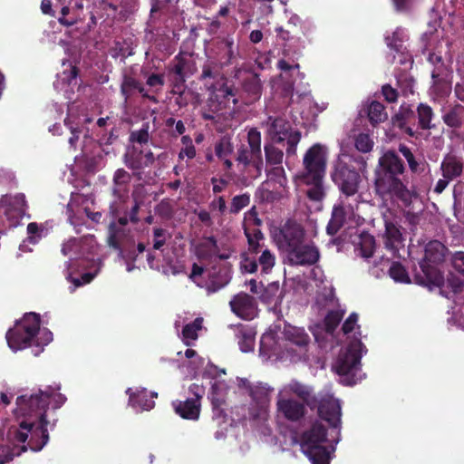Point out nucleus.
Masks as SVG:
<instances>
[{
  "mask_svg": "<svg viewBox=\"0 0 464 464\" xmlns=\"http://www.w3.org/2000/svg\"><path fill=\"white\" fill-rule=\"evenodd\" d=\"M285 255L289 264L294 266L314 265L320 257L319 250L314 244H304V242L291 248Z\"/></svg>",
  "mask_w": 464,
  "mask_h": 464,
  "instance_id": "18",
  "label": "nucleus"
},
{
  "mask_svg": "<svg viewBox=\"0 0 464 464\" xmlns=\"http://www.w3.org/2000/svg\"><path fill=\"white\" fill-rule=\"evenodd\" d=\"M250 202V197L248 194H242L236 196L232 198L230 212L238 213L241 209L246 208Z\"/></svg>",
  "mask_w": 464,
  "mask_h": 464,
  "instance_id": "58",
  "label": "nucleus"
},
{
  "mask_svg": "<svg viewBox=\"0 0 464 464\" xmlns=\"http://www.w3.org/2000/svg\"><path fill=\"white\" fill-rule=\"evenodd\" d=\"M149 123H144L139 130L132 131L130 135V141L140 146L147 144L150 140Z\"/></svg>",
  "mask_w": 464,
  "mask_h": 464,
  "instance_id": "53",
  "label": "nucleus"
},
{
  "mask_svg": "<svg viewBox=\"0 0 464 464\" xmlns=\"http://www.w3.org/2000/svg\"><path fill=\"white\" fill-rule=\"evenodd\" d=\"M280 142H272L270 140L265 145L266 160L268 164L280 165L283 161V150L276 147Z\"/></svg>",
  "mask_w": 464,
  "mask_h": 464,
  "instance_id": "43",
  "label": "nucleus"
},
{
  "mask_svg": "<svg viewBox=\"0 0 464 464\" xmlns=\"http://www.w3.org/2000/svg\"><path fill=\"white\" fill-rule=\"evenodd\" d=\"M374 247L375 240L373 237L370 235H365L361 237V242L359 244L357 251L359 252V255L367 259L372 256Z\"/></svg>",
  "mask_w": 464,
  "mask_h": 464,
  "instance_id": "49",
  "label": "nucleus"
},
{
  "mask_svg": "<svg viewBox=\"0 0 464 464\" xmlns=\"http://www.w3.org/2000/svg\"><path fill=\"white\" fill-rule=\"evenodd\" d=\"M368 117L371 123L374 125L386 121L388 114L381 102L372 101L368 107Z\"/></svg>",
  "mask_w": 464,
  "mask_h": 464,
  "instance_id": "42",
  "label": "nucleus"
},
{
  "mask_svg": "<svg viewBox=\"0 0 464 464\" xmlns=\"http://www.w3.org/2000/svg\"><path fill=\"white\" fill-rule=\"evenodd\" d=\"M66 398L54 390L48 388L31 395H22L16 399L14 414L19 420V428H12L9 437L14 444L5 455L0 454V464H5L14 456H20L27 450H41L49 440L46 430L45 411L49 404L53 408L61 407Z\"/></svg>",
  "mask_w": 464,
  "mask_h": 464,
  "instance_id": "1",
  "label": "nucleus"
},
{
  "mask_svg": "<svg viewBox=\"0 0 464 464\" xmlns=\"http://www.w3.org/2000/svg\"><path fill=\"white\" fill-rule=\"evenodd\" d=\"M440 169L442 170L443 178L451 180L460 176L463 167L456 157L448 155L441 162Z\"/></svg>",
  "mask_w": 464,
  "mask_h": 464,
  "instance_id": "35",
  "label": "nucleus"
},
{
  "mask_svg": "<svg viewBox=\"0 0 464 464\" xmlns=\"http://www.w3.org/2000/svg\"><path fill=\"white\" fill-rule=\"evenodd\" d=\"M216 155L219 159H225L232 151V146L228 140H222L215 148Z\"/></svg>",
  "mask_w": 464,
  "mask_h": 464,
  "instance_id": "61",
  "label": "nucleus"
},
{
  "mask_svg": "<svg viewBox=\"0 0 464 464\" xmlns=\"http://www.w3.org/2000/svg\"><path fill=\"white\" fill-rule=\"evenodd\" d=\"M411 114L408 110H401L392 118V124L400 129H404L407 121V118Z\"/></svg>",
  "mask_w": 464,
  "mask_h": 464,
  "instance_id": "64",
  "label": "nucleus"
},
{
  "mask_svg": "<svg viewBox=\"0 0 464 464\" xmlns=\"http://www.w3.org/2000/svg\"><path fill=\"white\" fill-rule=\"evenodd\" d=\"M366 349L360 339L353 340L342 350L333 364L334 371L339 375L340 382L345 385H354L364 378L361 369V358Z\"/></svg>",
  "mask_w": 464,
  "mask_h": 464,
  "instance_id": "7",
  "label": "nucleus"
},
{
  "mask_svg": "<svg viewBox=\"0 0 464 464\" xmlns=\"http://www.w3.org/2000/svg\"><path fill=\"white\" fill-rule=\"evenodd\" d=\"M248 147L242 146L237 150V163L245 179L258 178L263 169L261 152V133L250 129L247 133Z\"/></svg>",
  "mask_w": 464,
  "mask_h": 464,
  "instance_id": "9",
  "label": "nucleus"
},
{
  "mask_svg": "<svg viewBox=\"0 0 464 464\" xmlns=\"http://www.w3.org/2000/svg\"><path fill=\"white\" fill-rule=\"evenodd\" d=\"M316 286L319 288L315 304L319 308H325L327 314L324 318V325L327 332L332 333L341 322L344 310L337 307V300L334 295V289L329 282L324 283L321 280V285L317 284V279L314 278Z\"/></svg>",
  "mask_w": 464,
  "mask_h": 464,
  "instance_id": "11",
  "label": "nucleus"
},
{
  "mask_svg": "<svg viewBox=\"0 0 464 464\" xmlns=\"http://www.w3.org/2000/svg\"><path fill=\"white\" fill-rule=\"evenodd\" d=\"M419 124L424 130H429L432 127L431 120L433 118L432 109L427 105L420 103L417 109Z\"/></svg>",
  "mask_w": 464,
  "mask_h": 464,
  "instance_id": "47",
  "label": "nucleus"
},
{
  "mask_svg": "<svg viewBox=\"0 0 464 464\" xmlns=\"http://www.w3.org/2000/svg\"><path fill=\"white\" fill-rule=\"evenodd\" d=\"M281 334L283 335L285 357H289L291 361L305 357L310 337L304 328L285 324Z\"/></svg>",
  "mask_w": 464,
  "mask_h": 464,
  "instance_id": "13",
  "label": "nucleus"
},
{
  "mask_svg": "<svg viewBox=\"0 0 464 464\" xmlns=\"http://www.w3.org/2000/svg\"><path fill=\"white\" fill-rule=\"evenodd\" d=\"M185 357L188 359L187 367L188 369V372L191 375H196L199 370L205 367V359L198 356L196 351L192 349H187L185 352Z\"/></svg>",
  "mask_w": 464,
  "mask_h": 464,
  "instance_id": "44",
  "label": "nucleus"
},
{
  "mask_svg": "<svg viewBox=\"0 0 464 464\" xmlns=\"http://www.w3.org/2000/svg\"><path fill=\"white\" fill-rule=\"evenodd\" d=\"M257 263L255 259L243 257L240 262V269L243 273L253 274L257 271Z\"/></svg>",
  "mask_w": 464,
  "mask_h": 464,
  "instance_id": "63",
  "label": "nucleus"
},
{
  "mask_svg": "<svg viewBox=\"0 0 464 464\" xmlns=\"http://www.w3.org/2000/svg\"><path fill=\"white\" fill-rule=\"evenodd\" d=\"M358 315L355 313L350 314V316L345 320L343 325V331L345 334H350L353 333L354 340L359 339L357 337V334L360 335V333L355 331L359 330V325L357 324Z\"/></svg>",
  "mask_w": 464,
  "mask_h": 464,
  "instance_id": "56",
  "label": "nucleus"
},
{
  "mask_svg": "<svg viewBox=\"0 0 464 464\" xmlns=\"http://www.w3.org/2000/svg\"><path fill=\"white\" fill-rule=\"evenodd\" d=\"M277 67L281 70L280 77L285 83V91L286 92L293 91V82L289 81V77H292L294 72H295L297 76L304 77V74L299 72V65L297 63L290 65L286 61L280 60L278 61Z\"/></svg>",
  "mask_w": 464,
  "mask_h": 464,
  "instance_id": "36",
  "label": "nucleus"
},
{
  "mask_svg": "<svg viewBox=\"0 0 464 464\" xmlns=\"http://www.w3.org/2000/svg\"><path fill=\"white\" fill-rule=\"evenodd\" d=\"M256 331L252 328L241 327L237 334L238 345L243 353L252 352L255 347Z\"/></svg>",
  "mask_w": 464,
  "mask_h": 464,
  "instance_id": "37",
  "label": "nucleus"
},
{
  "mask_svg": "<svg viewBox=\"0 0 464 464\" xmlns=\"http://www.w3.org/2000/svg\"><path fill=\"white\" fill-rule=\"evenodd\" d=\"M384 244L385 247L393 255H396L402 246V239L400 229L395 224L388 221L387 219H385Z\"/></svg>",
  "mask_w": 464,
  "mask_h": 464,
  "instance_id": "32",
  "label": "nucleus"
},
{
  "mask_svg": "<svg viewBox=\"0 0 464 464\" xmlns=\"http://www.w3.org/2000/svg\"><path fill=\"white\" fill-rule=\"evenodd\" d=\"M346 200L345 197H342L340 202L334 207L332 218L326 227L329 235H335L343 227L346 217L353 214V206Z\"/></svg>",
  "mask_w": 464,
  "mask_h": 464,
  "instance_id": "24",
  "label": "nucleus"
},
{
  "mask_svg": "<svg viewBox=\"0 0 464 464\" xmlns=\"http://www.w3.org/2000/svg\"><path fill=\"white\" fill-rule=\"evenodd\" d=\"M304 238L303 227L295 221H287L281 228L276 240L278 247L285 254L303 243Z\"/></svg>",
  "mask_w": 464,
  "mask_h": 464,
  "instance_id": "17",
  "label": "nucleus"
},
{
  "mask_svg": "<svg viewBox=\"0 0 464 464\" xmlns=\"http://www.w3.org/2000/svg\"><path fill=\"white\" fill-rule=\"evenodd\" d=\"M131 156H133V158H137V160H140L143 161V158H144L143 150L140 149L136 145H133L131 148H129L127 150V152L125 154V163H126L127 167H129L130 169H140L141 168L134 167V165L132 164L134 160L132 159Z\"/></svg>",
  "mask_w": 464,
  "mask_h": 464,
  "instance_id": "55",
  "label": "nucleus"
},
{
  "mask_svg": "<svg viewBox=\"0 0 464 464\" xmlns=\"http://www.w3.org/2000/svg\"><path fill=\"white\" fill-rule=\"evenodd\" d=\"M0 207L4 208L5 214L11 220V226H16L26 212L25 196L24 194L5 195L0 199Z\"/></svg>",
  "mask_w": 464,
  "mask_h": 464,
  "instance_id": "19",
  "label": "nucleus"
},
{
  "mask_svg": "<svg viewBox=\"0 0 464 464\" xmlns=\"http://www.w3.org/2000/svg\"><path fill=\"white\" fill-rule=\"evenodd\" d=\"M446 247L440 241H430L425 246V259L432 262H440L445 255Z\"/></svg>",
  "mask_w": 464,
  "mask_h": 464,
  "instance_id": "39",
  "label": "nucleus"
},
{
  "mask_svg": "<svg viewBox=\"0 0 464 464\" xmlns=\"http://www.w3.org/2000/svg\"><path fill=\"white\" fill-rule=\"evenodd\" d=\"M77 85V71L71 64H68L63 72L57 74V79L53 82L54 89L58 92H62L66 100L72 99Z\"/></svg>",
  "mask_w": 464,
  "mask_h": 464,
  "instance_id": "23",
  "label": "nucleus"
},
{
  "mask_svg": "<svg viewBox=\"0 0 464 464\" xmlns=\"http://www.w3.org/2000/svg\"><path fill=\"white\" fill-rule=\"evenodd\" d=\"M266 134L272 142L286 141V153L295 154L296 146L300 141V133L291 130V124L282 117L269 116L263 123Z\"/></svg>",
  "mask_w": 464,
  "mask_h": 464,
  "instance_id": "12",
  "label": "nucleus"
},
{
  "mask_svg": "<svg viewBox=\"0 0 464 464\" xmlns=\"http://www.w3.org/2000/svg\"><path fill=\"white\" fill-rule=\"evenodd\" d=\"M238 55V47L235 45L232 36L227 35L218 40L217 44V61L220 67L232 64Z\"/></svg>",
  "mask_w": 464,
  "mask_h": 464,
  "instance_id": "27",
  "label": "nucleus"
},
{
  "mask_svg": "<svg viewBox=\"0 0 464 464\" xmlns=\"http://www.w3.org/2000/svg\"><path fill=\"white\" fill-rule=\"evenodd\" d=\"M174 326L177 331L179 327H182L181 340L186 345H191L198 337V332L203 328V318L198 317L191 323H187L185 319L179 317Z\"/></svg>",
  "mask_w": 464,
  "mask_h": 464,
  "instance_id": "29",
  "label": "nucleus"
},
{
  "mask_svg": "<svg viewBox=\"0 0 464 464\" xmlns=\"http://www.w3.org/2000/svg\"><path fill=\"white\" fill-rule=\"evenodd\" d=\"M6 341L13 352H17L29 345H35L34 355L43 352V346L53 341V334L46 328H40V316L35 313L24 314L14 328L6 333Z\"/></svg>",
  "mask_w": 464,
  "mask_h": 464,
  "instance_id": "6",
  "label": "nucleus"
},
{
  "mask_svg": "<svg viewBox=\"0 0 464 464\" xmlns=\"http://www.w3.org/2000/svg\"><path fill=\"white\" fill-rule=\"evenodd\" d=\"M190 279L198 286L206 288L208 294L215 293L230 281V275L227 270L220 269L218 272L204 269L201 266L193 264Z\"/></svg>",
  "mask_w": 464,
  "mask_h": 464,
  "instance_id": "15",
  "label": "nucleus"
},
{
  "mask_svg": "<svg viewBox=\"0 0 464 464\" xmlns=\"http://www.w3.org/2000/svg\"><path fill=\"white\" fill-rule=\"evenodd\" d=\"M260 354L263 356H276L281 359L285 357L283 335L276 339L272 331L265 333L260 340Z\"/></svg>",
  "mask_w": 464,
  "mask_h": 464,
  "instance_id": "25",
  "label": "nucleus"
},
{
  "mask_svg": "<svg viewBox=\"0 0 464 464\" xmlns=\"http://www.w3.org/2000/svg\"><path fill=\"white\" fill-rule=\"evenodd\" d=\"M236 385L240 392L250 398L245 418L265 435L270 434V402L274 388L266 382H251L248 379L240 377H237Z\"/></svg>",
  "mask_w": 464,
  "mask_h": 464,
  "instance_id": "4",
  "label": "nucleus"
},
{
  "mask_svg": "<svg viewBox=\"0 0 464 464\" xmlns=\"http://www.w3.org/2000/svg\"><path fill=\"white\" fill-rule=\"evenodd\" d=\"M310 188L307 189V197L314 201H321L325 196V188L324 186V179L319 180H309V179H301Z\"/></svg>",
  "mask_w": 464,
  "mask_h": 464,
  "instance_id": "40",
  "label": "nucleus"
},
{
  "mask_svg": "<svg viewBox=\"0 0 464 464\" xmlns=\"http://www.w3.org/2000/svg\"><path fill=\"white\" fill-rule=\"evenodd\" d=\"M276 264L275 255L268 249L262 251L258 257V265L261 266L262 274H268Z\"/></svg>",
  "mask_w": 464,
  "mask_h": 464,
  "instance_id": "50",
  "label": "nucleus"
},
{
  "mask_svg": "<svg viewBox=\"0 0 464 464\" xmlns=\"http://www.w3.org/2000/svg\"><path fill=\"white\" fill-rule=\"evenodd\" d=\"M172 406L177 414L181 418L197 420L200 414V402L197 399H187L186 401H175Z\"/></svg>",
  "mask_w": 464,
  "mask_h": 464,
  "instance_id": "30",
  "label": "nucleus"
},
{
  "mask_svg": "<svg viewBox=\"0 0 464 464\" xmlns=\"http://www.w3.org/2000/svg\"><path fill=\"white\" fill-rule=\"evenodd\" d=\"M435 284L440 288V294L449 299L453 298L458 294L464 292L463 282L454 276H448L446 281H444L442 277L439 276L435 279Z\"/></svg>",
  "mask_w": 464,
  "mask_h": 464,
  "instance_id": "31",
  "label": "nucleus"
},
{
  "mask_svg": "<svg viewBox=\"0 0 464 464\" xmlns=\"http://www.w3.org/2000/svg\"><path fill=\"white\" fill-rule=\"evenodd\" d=\"M404 165L398 155L386 151L379 159V168L375 171V190L383 199H392L399 206L408 207L416 198L414 191L409 189L399 178L404 172Z\"/></svg>",
  "mask_w": 464,
  "mask_h": 464,
  "instance_id": "3",
  "label": "nucleus"
},
{
  "mask_svg": "<svg viewBox=\"0 0 464 464\" xmlns=\"http://www.w3.org/2000/svg\"><path fill=\"white\" fill-rule=\"evenodd\" d=\"M181 141L185 146L179 153V159L187 158L188 160L193 159L196 156V149L192 144V140L188 136H183Z\"/></svg>",
  "mask_w": 464,
  "mask_h": 464,
  "instance_id": "57",
  "label": "nucleus"
},
{
  "mask_svg": "<svg viewBox=\"0 0 464 464\" xmlns=\"http://www.w3.org/2000/svg\"><path fill=\"white\" fill-rule=\"evenodd\" d=\"M127 219L121 218L119 220V225L111 223L109 227L108 244L115 249L120 250V255L122 256L121 240L125 237L123 227L126 225Z\"/></svg>",
  "mask_w": 464,
  "mask_h": 464,
  "instance_id": "33",
  "label": "nucleus"
},
{
  "mask_svg": "<svg viewBox=\"0 0 464 464\" xmlns=\"http://www.w3.org/2000/svg\"><path fill=\"white\" fill-rule=\"evenodd\" d=\"M327 148L322 144L313 145L303 159L304 170L299 175L300 179L319 180L324 179L326 169Z\"/></svg>",
  "mask_w": 464,
  "mask_h": 464,
  "instance_id": "14",
  "label": "nucleus"
},
{
  "mask_svg": "<svg viewBox=\"0 0 464 464\" xmlns=\"http://www.w3.org/2000/svg\"><path fill=\"white\" fill-rule=\"evenodd\" d=\"M232 102L236 104L237 100L236 98L235 92L233 91L232 95H222L221 92H210L209 98L207 102L208 109H204L202 111V117L206 120H216L220 114L223 108L228 106Z\"/></svg>",
  "mask_w": 464,
  "mask_h": 464,
  "instance_id": "22",
  "label": "nucleus"
},
{
  "mask_svg": "<svg viewBox=\"0 0 464 464\" xmlns=\"http://www.w3.org/2000/svg\"><path fill=\"white\" fill-rule=\"evenodd\" d=\"M232 312L244 320H252L257 315L256 300L246 293H239L229 302Z\"/></svg>",
  "mask_w": 464,
  "mask_h": 464,
  "instance_id": "20",
  "label": "nucleus"
},
{
  "mask_svg": "<svg viewBox=\"0 0 464 464\" xmlns=\"http://www.w3.org/2000/svg\"><path fill=\"white\" fill-rule=\"evenodd\" d=\"M228 391L229 386L225 381L216 380L212 382L209 398L215 409L225 402Z\"/></svg>",
  "mask_w": 464,
  "mask_h": 464,
  "instance_id": "34",
  "label": "nucleus"
},
{
  "mask_svg": "<svg viewBox=\"0 0 464 464\" xmlns=\"http://www.w3.org/2000/svg\"><path fill=\"white\" fill-rule=\"evenodd\" d=\"M268 177L275 180L280 187H285L286 185V178L285 169L280 165H276L271 170L267 173Z\"/></svg>",
  "mask_w": 464,
  "mask_h": 464,
  "instance_id": "60",
  "label": "nucleus"
},
{
  "mask_svg": "<svg viewBox=\"0 0 464 464\" xmlns=\"http://www.w3.org/2000/svg\"><path fill=\"white\" fill-rule=\"evenodd\" d=\"M27 241L35 245L43 237L46 236L47 232L44 227L39 226L37 223H29L27 226Z\"/></svg>",
  "mask_w": 464,
  "mask_h": 464,
  "instance_id": "52",
  "label": "nucleus"
},
{
  "mask_svg": "<svg viewBox=\"0 0 464 464\" xmlns=\"http://www.w3.org/2000/svg\"><path fill=\"white\" fill-rule=\"evenodd\" d=\"M390 276L395 281L399 283H409L410 276L404 268L400 263L393 262L389 269Z\"/></svg>",
  "mask_w": 464,
  "mask_h": 464,
  "instance_id": "51",
  "label": "nucleus"
},
{
  "mask_svg": "<svg viewBox=\"0 0 464 464\" xmlns=\"http://www.w3.org/2000/svg\"><path fill=\"white\" fill-rule=\"evenodd\" d=\"M72 0H56L55 7L61 8V16L58 21L65 26H72L82 19L81 11L83 8L82 3H75L72 5Z\"/></svg>",
  "mask_w": 464,
  "mask_h": 464,
  "instance_id": "26",
  "label": "nucleus"
},
{
  "mask_svg": "<svg viewBox=\"0 0 464 464\" xmlns=\"http://www.w3.org/2000/svg\"><path fill=\"white\" fill-rule=\"evenodd\" d=\"M432 86L430 93L435 98H444L451 91L450 72L445 64H440L433 68L431 72Z\"/></svg>",
  "mask_w": 464,
  "mask_h": 464,
  "instance_id": "21",
  "label": "nucleus"
},
{
  "mask_svg": "<svg viewBox=\"0 0 464 464\" xmlns=\"http://www.w3.org/2000/svg\"><path fill=\"white\" fill-rule=\"evenodd\" d=\"M129 395V405L137 412L143 411H150L155 406V401L151 399L157 397V392H151L149 395L146 389H136L135 392L131 388L126 391Z\"/></svg>",
  "mask_w": 464,
  "mask_h": 464,
  "instance_id": "28",
  "label": "nucleus"
},
{
  "mask_svg": "<svg viewBox=\"0 0 464 464\" xmlns=\"http://www.w3.org/2000/svg\"><path fill=\"white\" fill-rule=\"evenodd\" d=\"M97 247L93 236L84 237L81 239L71 238L63 245L62 253L64 256H70V261L66 265L65 277L73 284L72 291L89 284L96 276V273H85L80 278L72 277V268L75 265L74 259L87 257L88 255L96 253Z\"/></svg>",
  "mask_w": 464,
  "mask_h": 464,
  "instance_id": "8",
  "label": "nucleus"
},
{
  "mask_svg": "<svg viewBox=\"0 0 464 464\" xmlns=\"http://www.w3.org/2000/svg\"><path fill=\"white\" fill-rule=\"evenodd\" d=\"M144 151V158H143V161L140 160H137V158H133L132 159L134 160L132 164L134 165V167L136 168H145V167H148L150 165H151L154 161V155L153 153L151 152L150 150H143Z\"/></svg>",
  "mask_w": 464,
  "mask_h": 464,
  "instance_id": "62",
  "label": "nucleus"
},
{
  "mask_svg": "<svg viewBox=\"0 0 464 464\" xmlns=\"http://www.w3.org/2000/svg\"><path fill=\"white\" fill-rule=\"evenodd\" d=\"M72 106L68 107V117L64 120V124L69 128L72 133V136L69 138V144L71 147L75 148L81 130L79 128L80 122L72 120Z\"/></svg>",
  "mask_w": 464,
  "mask_h": 464,
  "instance_id": "45",
  "label": "nucleus"
},
{
  "mask_svg": "<svg viewBox=\"0 0 464 464\" xmlns=\"http://www.w3.org/2000/svg\"><path fill=\"white\" fill-rule=\"evenodd\" d=\"M353 162H356L362 170L366 167V161L362 157L355 158L343 154L338 157L332 173L334 182L339 187L345 199L357 193L361 180L359 173L353 167Z\"/></svg>",
  "mask_w": 464,
  "mask_h": 464,
  "instance_id": "10",
  "label": "nucleus"
},
{
  "mask_svg": "<svg viewBox=\"0 0 464 464\" xmlns=\"http://www.w3.org/2000/svg\"><path fill=\"white\" fill-rule=\"evenodd\" d=\"M373 140L370 135L365 133H360L356 136L354 140V146L360 152L367 153L370 152L373 148Z\"/></svg>",
  "mask_w": 464,
  "mask_h": 464,
  "instance_id": "54",
  "label": "nucleus"
},
{
  "mask_svg": "<svg viewBox=\"0 0 464 464\" xmlns=\"http://www.w3.org/2000/svg\"><path fill=\"white\" fill-rule=\"evenodd\" d=\"M200 79L209 92H221L222 95H232L233 88L227 86V79L213 63L203 65Z\"/></svg>",
  "mask_w": 464,
  "mask_h": 464,
  "instance_id": "16",
  "label": "nucleus"
},
{
  "mask_svg": "<svg viewBox=\"0 0 464 464\" xmlns=\"http://www.w3.org/2000/svg\"><path fill=\"white\" fill-rule=\"evenodd\" d=\"M314 390L311 386L296 380L284 384L277 392L276 399V421L298 422L306 413L305 402L312 397Z\"/></svg>",
  "mask_w": 464,
  "mask_h": 464,
  "instance_id": "5",
  "label": "nucleus"
},
{
  "mask_svg": "<svg viewBox=\"0 0 464 464\" xmlns=\"http://www.w3.org/2000/svg\"><path fill=\"white\" fill-rule=\"evenodd\" d=\"M140 84V82L132 77L124 78L121 86V91L122 95L125 97V100H127L131 95L133 91L138 90Z\"/></svg>",
  "mask_w": 464,
  "mask_h": 464,
  "instance_id": "59",
  "label": "nucleus"
},
{
  "mask_svg": "<svg viewBox=\"0 0 464 464\" xmlns=\"http://www.w3.org/2000/svg\"><path fill=\"white\" fill-rule=\"evenodd\" d=\"M464 108L462 106H455L450 111L444 114L443 121L450 127H459L462 123V114Z\"/></svg>",
  "mask_w": 464,
  "mask_h": 464,
  "instance_id": "48",
  "label": "nucleus"
},
{
  "mask_svg": "<svg viewBox=\"0 0 464 464\" xmlns=\"http://www.w3.org/2000/svg\"><path fill=\"white\" fill-rule=\"evenodd\" d=\"M318 412L332 427L327 434L320 422L313 424L302 436L301 450L312 464H330L335 445L340 440L341 404L339 400L327 392L318 398Z\"/></svg>",
  "mask_w": 464,
  "mask_h": 464,
  "instance_id": "2",
  "label": "nucleus"
},
{
  "mask_svg": "<svg viewBox=\"0 0 464 464\" xmlns=\"http://www.w3.org/2000/svg\"><path fill=\"white\" fill-rule=\"evenodd\" d=\"M198 254L200 257L218 256V246L214 237L207 238L198 247ZM219 258H227V256H218Z\"/></svg>",
  "mask_w": 464,
  "mask_h": 464,
  "instance_id": "46",
  "label": "nucleus"
},
{
  "mask_svg": "<svg viewBox=\"0 0 464 464\" xmlns=\"http://www.w3.org/2000/svg\"><path fill=\"white\" fill-rule=\"evenodd\" d=\"M67 212L69 216V220L71 224L74 227H77L81 224V220L82 219V216L85 215L91 220L98 223L102 218L101 212H91L86 208H81L77 210V215L73 214V202L68 203Z\"/></svg>",
  "mask_w": 464,
  "mask_h": 464,
  "instance_id": "38",
  "label": "nucleus"
},
{
  "mask_svg": "<svg viewBox=\"0 0 464 464\" xmlns=\"http://www.w3.org/2000/svg\"><path fill=\"white\" fill-rule=\"evenodd\" d=\"M387 45L396 52H402L406 50L404 43L408 40V35L402 28H397L392 35H387L385 37Z\"/></svg>",
  "mask_w": 464,
  "mask_h": 464,
  "instance_id": "41",
  "label": "nucleus"
}]
</instances>
